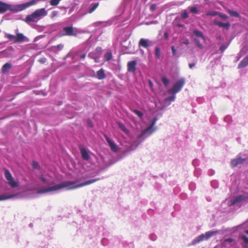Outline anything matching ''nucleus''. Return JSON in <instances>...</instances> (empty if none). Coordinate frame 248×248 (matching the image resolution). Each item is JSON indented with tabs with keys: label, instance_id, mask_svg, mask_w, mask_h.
<instances>
[{
	"label": "nucleus",
	"instance_id": "obj_1",
	"mask_svg": "<svg viewBox=\"0 0 248 248\" xmlns=\"http://www.w3.org/2000/svg\"><path fill=\"white\" fill-rule=\"evenodd\" d=\"M100 180V179L99 178H97L88 180L77 185H76V182L75 181H63L61 183L55 185L51 186L43 187L40 189H38L37 191V193L41 194L51 191L58 190L62 188H66V190H73L90 185Z\"/></svg>",
	"mask_w": 248,
	"mask_h": 248
},
{
	"label": "nucleus",
	"instance_id": "obj_2",
	"mask_svg": "<svg viewBox=\"0 0 248 248\" xmlns=\"http://www.w3.org/2000/svg\"><path fill=\"white\" fill-rule=\"evenodd\" d=\"M47 15V12L45 8L36 10L32 14L26 16L25 21L26 22H34L38 20L40 17Z\"/></svg>",
	"mask_w": 248,
	"mask_h": 248
},
{
	"label": "nucleus",
	"instance_id": "obj_3",
	"mask_svg": "<svg viewBox=\"0 0 248 248\" xmlns=\"http://www.w3.org/2000/svg\"><path fill=\"white\" fill-rule=\"evenodd\" d=\"M18 31V29L16 30V35L7 34L5 35V37L9 40L12 41L14 43H21L28 41V39L23 33H19Z\"/></svg>",
	"mask_w": 248,
	"mask_h": 248
},
{
	"label": "nucleus",
	"instance_id": "obj_4",
	"mask_svg": "<svg viewBox=\"0 0 248 248\" xmlns=\"http://www.w3.org/2000/svg\"><path fill=\"white\" fill-rule=\"evenodd\" d=\"M185 83L184 78L180 79L175 83L172 88L168 91V93L174 94L179 92L184 85Z\"/></svg>",
	"mask_w": 248,
	"mask_h": 248
},
{
	"label": "nucleus",
	"instance_id": "obj_5",
	"mask_svg": "<svg viewBox=\"0 0 248 248\" xmlns=\"http://www.w3.org/2000/svg\"><path fill=\"white\" fill-rule=\"evenodd\" d=\"M4 172L5 177L8 181L7 183L8 185H10L12 187H16L17 186V184L14 181V179L10 171L8 169L4 168Z\"/></svg>",
	"mask_w": 248,
	"mask_h": 248
},
{
	"label": "nucleus",
	"instance_id": "obj_6",
	"mask_svg": "<svg viewBox=\"0 0 248 248\" xmlns=\"http://www.w3.org/2000/svg\"><path fill=\"white\" fill-rule=\"evenodd\" d=\"M63 33L59 34V37L64 36H74L76 37L77 33L75 32L74 29L72 26L65 27L63 28Z\"/></svg>",
	"mask_w": 248,
	"mask_h": 248
},
{
	"label": "nucleus",
	"instance_id": "obj_7",
	"mask_svg": "<svg viewBox=\"0 0 248 248\" xmlns=\"http://www.w3.org/2000/svg\"><path fill=\"white\" fill-rule=\"evenodd\" d=\"M106 141L108 143L109 147H110L111 150L113 152H117V147L116 144L114 143V142L110 139L106 135H104Z\"/></svg>",
	"mask_w": 248,
	"mask_h": 248
},
{
	"label": "nucleus",
	"instance_id": "obj_8",
	"mask_svg": "<svg viewBox=\"0 0 248 248\" xmlns=\"http://www.w3.org/2000/svg\"><path fill=\"white\" fill-rule=\"evenodd\" d=\"M248 197L244 195H239L234 198L232 202V205H234L237 203L240 202L242 201H245L248 199Z\"/></svg>",
	"mask_w": 248,
	"mask_h": 248
},
{
	"label": "nucleus",
	"instance_id": "obj_9",
	"mask_svg": "<svg viewBox=\"0 0 248 248\" xmlns=\"http://www.w3.org/2000/svg\"><path fill=\"white\" fill-rule=\"evenodd\" d=\"M137 62L136 61H131L127 63V70L129 72H135Z\"/></svg>",
	"mask_w": 248,
	"mask_h": 248
},
{
	"label": "nucleus",
	"instance_id": "obj_10",
	"mask_svg": "<svg viewBox=\"0 0 248 248\" xmlns=\"http://www.w3.org/2000/svg\"><path fill=\"white\" fill-rule=\"evenodd\" d=\"M246 160V159H243L241 157L233 159L231 161V166L234 167L238 164H242Z\"/></svg>",
	"mask_w": 248,
	"mask_h": 248
},
{
	"label": "nucleus",
	"instance_id": "obj_11",
	"mask_svg": "<svg viewBox=\"0 0 248 248\" xmlns=\"http://www.w3.org/2000/svg\"><path fill=\"white\" fill-rule=\"evenodd\" d=\"M214 23L215 25H217L218 26H219L220 27H223V28H226L227 30H228L231 26V24L229 22L223 23V22H221L220 21H218L216 20H215L214 21Z\"/></svg>",
	"mask_w": 248,
	"mask_h": 248
},
{
	"label": "nucleus",
	"instance_id": "obj_12",
	"mask_svg": "<svg viewBox=\"0 0 248 248\" xmlns=\"http://www.w3.org/2000/svg\"><path fill=\"white\" fill-rule=\"evenodd\" d=\"M150 45L149 44V41L147 39L141 38L139 42V46H142L144 48H147Z\"/></svg>",
	"mask_w": 248,
	"mask_h": 248
},
{
	"label": "nucleus",
	"instance_id": "obj_13",
	"mask_svg": "<svg viewBox=\"0 0 248 248\" xmlns=\"http://www.w3.org/2000/svg\"><path fill=\"white\" fill-rule=\"evenodd\" d=\"M248 65V55L244 58L238 65V69H241L246 67Z\"/></svg>",
	"mask_w": 248,
	"mask_h": 248
},
{
	"label": "nucleus",
	"instance_id": "obj_14",
	"mask_svg": "<svg viewBox=\"0 0 248 248\" xmlns=\"http://www.w3.org/2000/svg\"><path fill=\"white\" fill-rule=\"evenodd\" d=\"M10 9V6L0 1V13H4Z\"/></svg>",
	"mask_w": 248,
	"mask_h": 248
},
{
	"label": "nucleus",
	"instance_id": "obj_15",
	"mask_svg": "<svg viewBox=\"0 0 248 248\" xmlns=\"http://www.w3.org/2000/svg\"><path fill=\"white\" fill-rule=\"evenodd\" d=\"M96 78L98 79H103L106 78V75L104 70L103 69H100L96 73Z\"/></svg>",
	"mask_w": 248,
	"mask_h": 248
},
{
	"label": "nucleus",
	"instance_id": "obj_16",
	"mask_svg": "<svg viewBox=\"0 0 248 248\" xmlns=\"http://www.w3.org/2000/svg\"><path fill=\"white\" fill-rule=\"evenodd\" d=\"M204 240H205V235L204 234H202L197 237L196 239L193 240L192 243L193 245H195Z\"/></svg>",
	"mask_w": 248,
	"mask_h": 248
},
{
	"label": "nucleus",
	"instance_id": "obj_17",
	"mask_svg": "<svg viewBox=\"0 0 248 248\" xmlns=\"http://www.w3.org/2000/svg\"><path fill=\"white\" fill-rule=\"evenodd\" d=\"M36 3V1L35 0H31L28 2L25 3L22 5V8H21V10L25 9L31 5L35 4Z\"/></svg>",
	"mask_w": 248,
	"mask_h": 248
},
{
	"label": "nucleus",
	"instance_id": "obj_18",
	"mask_svg": "<svg viewBox=\"0 0 248 248\" xmlns=\"http://www.w3.org/2000/svg\"><path fill=\"white\" fill-rule=\"evenodd\" d=\"M80 152L82 155V157L83 159L87 160L89 159L90 156L85 148H81L80 149Z\"/></svg>",
	"mask_w": 248,
	"mask_h": 248
},
{
	"label": "nucleus",
	"instance_id": "obj_19",
	"mask_svg": "<svg viewBox=\"0 0 248 248\" xmlns=\"http://www.w3.org/2000/svg\"><path fill=\"white\" fill-rule=\"evenodd\" d=\"M12 67V65L9 63H6L4 64L2 67L1 71L2 73H5L7 71L11 69Z\"/></svg>",
	"mask_w": 248,
	"mask_h": 248
},
{
	"label": "nucleus",
	"instance_id": "obj_20",
	"mask_svg": "<svg viewBox=\"0 0 248 248\" xmlns=\"http://www.w3.org/2000/svg\"><path fill=\"white\" fill-rule=\"evenodd\" d=\"M156 119L155 118L153 120V122H152V124H151V125L150 126H149L148 127L146 128V129H144L142 131L141 135H140V137H141V136H143L144 135H145V133L148 131H149L154 125V124H155V123L156 122Z\"/></svg>",
	"mask_w": 248,
	"mask_h": 248
},
{
	"label": "nucleus",
	"instance_id": "obj_21",
	"mask_svg": "<svg viewBox=\"0 0 248 248\" xmlns=\"http://www.w3.org/2000/svg\"><path fill=\"white\" fill-rule=\"evenodd\" d=\"M217 231H209L206 232L205 234H204L205 235V240L208 239L211 237L213 236L214 234L217 233Z\"/></svg>",
	"mask_w": 248,
	"mask_h": 248
},
{
	"label": "nucleus",
	"instance_id": "obj_22",
	"mask_svg": "<svg viewBox=\"0 0 248 248\" xmlns=\"http://www.w3.org/2000/svg\"><path fill=\"white\" fill-rule=\"evenodd\" d=\"M227 12L231 16L236 17H238L239 16V14L236 11H232L228 9L227 10Z\"/></svg>",
	"mask_w": 248,
	"mask_h": 248
},
{
	"label": "nucleus",
	"instance_id": "obj_23",
	"mask_svg": "<svg viewBox=\"0 0 248 248\" xmlns=\"http://www.w3.org/2000/svg\"><path fill=\"white\" fill-rule=\"evenodd\" d=\"M118 124L119 128L123 130L125 133H128L129 130L126 128L125 125L121 122H118Z\"/></svg>",
	"mask_w": 248,
	"mask_h": 248
},
{
	"label": "nucleus",
	"instance_id": "obj_24",
	"mask_svg": "<svg viewBox=\"0 0 248 248\" xmlns=\"http://www.w3.org/2000/svg\"><path fill=\"white\" fill-rule=\"evenodd\" d=\"M193 34L196 35L197 37H201L202 39H204L203 34L202 32L199 30H194L193 31Z\"/></svg>",
	"mask_w": 248,
	"mask_h": 248
},
{
	"label": "nucleus",
	"instance_id": "obj_25",
	"mask_svg": "<svg viewBox=\"0 0 248 248\" xmlns=\"http://www.w3.org/2000/svg\"><path fill=\"white\" fill-rule=\"evenodd\" d=\"M155 56L156 58L159 59L161 56L160 49L158 47L155 48Z\"/></svg>",
	"mask_w": 248,
	"mask_h": 248
},
{
	"label": "nucleus",
	"instance_id": "obj_26",
	"mask_svg": "<svg viewBox=\"0 0 248 248\" xmlns=\"http://www.w3.org/2000/svg\"><path fill=\"white\" fill-rule=\"evenodd\" d=\"M32 167L33 169L40 170V168L39 163L36 161H32Z\"/></svg>",
	"mask_w": 248,
	"mask_h": 248
},
{
	"label": "nucleus",
	"instance_id": "obj_27",
	"mask_svg": "<svg viewBox=\"0 0 248 248\" xmlns=\"http://www.w3.org/2000/svg\"><path fill=\"white\" fill-rule=\"evenodd\" d=\"M99 3H96L93 4L92 7L90 8V9L89 11V13H93L98 6Z\"/></svg>",
	"mask_w": 248,
	"mask_h": 248
},
{
	"label": "nucleus",
	"instance_id": "obj_28",
	"mask_svg": "<svg viewBox=\"0 0 248 248\" xmlns=\"http://www.w3.org/2000/svg\"><path fill=\"white\" fill-rule=\"evenodd\" d=\"M15 196L14 195H10L9 196L0 195V201L5 200L13 198Z\"/></svg>",
	"mask_w": 248,
	"mask_h": 248
},
{
	"label": "nucleus",
	"instance_id": "obj_29",
	"mask_svg": "<svg viewBox=\"0 0 248 248\" xmlns=\"http://www.w3.org/2000/svg\"><path fill=\"white\" fill-rule=\"evenodd\" d=\"M105 59L106 61H109L112 58V54L111 52H108L105 54Z\"/></svg>",
	"mask_w": 248,
	"mask_h": 248
},
{
	"label": "nucleus",
	"instance_id": "obj_30",
	"mask_svg": "<svg viewBox=\"0 0 248 248\" xmlns=\"http://www.w3.org/2000/svg\"><path fill=\"white\" fill-rule=\"evenodd\" d=\"M189 9L191 13L194 14H198L199 13V10L196 7H189Z\"/></svg>",
	"mask_w": 248,
	"mask_h": 248
},
{
	"label": "nucleus",
	"instance_id": "obj_31",
	"mask_svg": "<svg viewBox=\"0 0 248 248\" xmlns=\"http://www.w3.org/2000/svg\"><path fill=\"white\" fill-rule=\"evenodd\" d=\"M162 82L165 86H168L169 83V80L166 77H163L162 78Z\"/></svg>",
	"mask_w": 248,
	"mask_h": 248
},
{
	"label": "nucleus",
	"instance_id": "obj_32",
	"mask_svg": "<svg viewBox=\"0 0 248 248\" xmlns=\"http://www.w3.org/2000/svg\"><path fill=\"white\" fill-rule=\"evenodd\" d=\"M132 111L137 115L140 118H142L143 116V113L140 110L137 109L132 110Z\"/></svg>",
	"mask_w": 248,
	"mask_h": 248
},
{
	"label": "nucleus",
	"instance_id": "obj_33",
	"mask_svg": "<svg viewBox=\"0 0 248 248\" xmlns=\"http://www.w3.org/2000/svg\"><path fill=\"white\" fill-rule=\"evenodd\" d=\"M218 12H217V11H210V12H207L206 14V16H215L216 15H218Z\"/></svg>",
	"mask_w": 248,
	"mask_h": 248
},
{
	"label": "nucleus",
	"instance_id": "obj_34",
	"mask_svg": "<svg viewBox=\"0 0 248 248\" xmlns=\"http://www.w3.org/2000/svg\"><path fill=\"white\" fill-rule=\"evenodd\" d=\"M59 0H51L50 1V4L52 6H56L59 3Z\"/></svg>",
	"mask_w": 248,
	"mask_h": 248
},
{
	"label": "nucleus",
	"instance_id": "obj_35",
	"mask_svg": "<svg viewBox=\"0 0 248 248\" xmlns=\"http://www.w3.org/2000/svg\"><path fill=\"white\" fill-rule=\"evenodd\" d=\"M188 17V14L186 10H184L181 15V17L183 19H186Z\"/></svg>",
	"mask_w": 248,
	"mask_h": 248
},
{
	"label": "nucleus",
	"instance_id": "obj_36",
	"mask_svg": "<svg viewBox=\"0 0 248 248\" xmlns=\"http://www.w3.org/2000/svg\"><path fill=\"white\" fill-rule=\"evenodd\" d=\"M194 41H195V42L196 43L197 46H198V47H199L200 48H202V45L200 43L199 40L198 39L195 38L194 39Z\"/></svg>",
	"mask_w": 248,
	"mask_h": 248
},
{
	"label": "nucleus",
	"instance_id": "obj_37",
	"mask_svg": "<svg viewBox=\"0 0 248 248\" xmlns=\"http://www.w3.org/2000/svg\"><path fill=\"white\" fill-rule=\"evenodd\" d=\"M218 16L223 19H226L228 18V16L227 15H226L225 14H223L219 12H218Z\"/></svg>",
	"mask_w": 248,
	"mask_h": 248
},
{
	"label": "nucleus",
	"instance_id": "obj_38",
	"mask_svg": "<svg viewBox=\"0 0 248 248\" xmlns=\"http://www.w3.org/2000/svg\"><path fill=\"white\" fill-rule=\"evenodd\" d=\"M241 238L243 240L244 242L248 245V238L245 235H242Z\"/></svg>",
	"mask_w": 248,
	"mask_h": 248
},
{
	"label": "nucleus",
	"instance_id": "obj_39",
	"mask_svg": "<svg viewBox=\"0 0 248 248\" xmlns=\"http://www.w3.org/2000/svg\"><path fill=\"white\" fill-rule=\"evenodd\" d=\"M63 47H64L63 45H62V44H59V45H57L56 46H54L55 48H57V49L59 50L62 49Z\"/></svg>",
	"mask_w": 248,
	"mask_h": 248
},
{
	"label": "nucleus",
	"instance_id": "obj_40",
	"mask_svg": "<svg viewBox=\"0 0 248 248\" xmlns=\"http://www.w3.org/2000/svg\"><path fill=\"white\" fill-rule=\"evenodd\" d=\"M40 179L41 180V181L44 183H47V180L43 176V175H41L40 177Z\"/></svg>",
	"mask_w": 248,
	"mask_h": 248
},
{
	"label": "nucleus",
	"instance_id": "obj_41",
	"mask_svg": "<svg viewBox=\"0 0 248 248\" xmlns=\"http://www.w3.org/2000/svg\"><path fill=\"white\" fill-rule=\"evenodd\" d=\"M156 5L155 4H153L151 5L150 9V10L153 11L156 9Z\"/></svg>",
	"mask_w": 248,
	"mask_h": 248
},
{
	"label": "nucleus",
	"instance_id": "obj_42",
	"mask_svg": "<svg viewBox=\"0 0 248 248\" xmlns=\"http://www.w3.org/2000/svg\"><path fill=\"white\" fill-rule=\"evenodd\" d=\"M58 14V12L57 11H53L51 13L52 17L57 16Z\"/></svg>",
	"mask_w": 248,
	"mask_h": 248
},
{
	"label": "nucleus",
	"instance_id": "obj_43",
	"mask_svg": "<svg viewBox=\"0 0 248 248\" xmlns=\"http://www.w3.org/2000/svg\"><path fill=\"white\" fill-rule=\"evenodd\" d=\"M171 50L173 55L176 54V50L174 46H171Z\"/></svg>",
	"mask_w": 248,
	"mask_h": 248
},
{
	"label": "nucleus",
	"instance_id": "obj_44",
	"mask_svg": "<svg viewBox=\"0 0 248 248\" xmlns=\"http://www.w3.org/2000/svg\"><path fill=\"white\" fill-rule=\"evenodd\" d=\"M183 44H185V45H188L189 44V40L188 39H186L183 42Z\"/></svg>",
	"mask_w": 248,
	"mask_h": 248
},
{
	"label": "nucleus",
	"instance_id": "obj_45",
	"mask_svg": "<svg viewBox=\"0 0 248 248\" xmlns=\"http://www.w3.org/2000/svg\"><path fill=\"white\" fill-rule=\"evenodd\" d=\"M174 99H175V96L173 95V96H170V97H168L167 98V100L172 101H173L174 100Z\"/></svg>",
	"mask_w": 248,
	"mask_h": 248
},
{
	"label": "nucleus",
	"instance_id": "obj_46",
	"mask_svg": "<svg viewBox=\"0 0 248 248\" xmlns=\"http://www.w3.org/2000/svg\"><path fill=\"white\" fill-rule=\"evenodd\" d=\"M226 48V46L224 45H222L220 47V50L221 51H223L225 50V49Z\"/></svg>",
	"mask_w": 248,
	"mask_h": 248
},
{
	"label": "nucleus",
	"instance_id": "obj_47",
	"mask_svg": "<svg viewBox=\"0 0 248 248\" xmlns=\"http://www.w3.org/2000/svg\"><path fill=\"white\" fill-rule=\"evenodd\" d=\"M225 241L226 242H232L233 241V239L231 238H229L226 239L225 240Z\"/></svg>",
	"mask_w": 248,
	"mask_h": 248
},
{
	"label": "nucleus",
	"instance_id": "obj_48",
	"mask_svg": "<svg viewBox=\"0 0 248 248\" xmlns=\"http://www.w3.org/2000/svg\"><path fill=\"white\" fill-rule=\"evenodd\" d=\"M188 65L189 68L191 69L195 65V64L194 63H189Z\"/></svg>",
	"mask_w": 248,
	"mask_h": 248
},
{
	"label": "nucleus",
	"instance_id": "obj_49",
	"mask_svg": "<svg viewBox=\"0 0 248 248\" xmlns=\"http://www.w3.org/2000/svg\"><path fill=\"white\" fill-rule=\"evenodd\" d=\"M88 124L89 125H90L91 127L93 126V124H92V122L91 121V120L88 121Z\"/></svg>",
	"mask_w": 248,
	"mask_h": 248
},
{
	"label": "nucleus",
	"instance_id": "obj_50",
	"mask_svg": "<svg viewBox=\"0 0 248 248\" xmlns=\"http://www.w3.org/2000/svg\"><path fill=\"white\" fill-rule=\"evenodd\" d=\"M85 57H86L85 54H83L80 56V57L81 59H84L85 58Z\"/></svg>",
	"mask_w": 248,
	"mask_h": 248
},
{
	"label": "nucleus",
	"instance_id": "obj_51",
	"mask_svg": "<svg viewBox=\"0 0 248 248\" xmlns=\"http://www.w3.org/2000/svg\"><path fill=\"white\" fill-rule=\"evenodd\" d=\"M165 36L166 38H167L168 37V34H167V33H166L165 34Z\"/></svg>",
	"mask_w": 248,
	"mask_h": 248
},
{
	"label": "nucleus",
	"instance_id": "obj_52",
	"mask_svg": "<svg viewBox=\"0 0 248 248\" xmlns=\"http://www.w3.org/2000/svg\"><path fill=\"white\" fill-rule=\"evenodd\" d=\"M245 233L248 234V230L245 231Z\"/></svg>",
	"mask_w": 248,
	"mask_h": 248
},
{
	"label": "nucleus",
	"instance_id": "obj_53",
	"mask_svg": "<svg viewBox=\"0 0 248 248\" xmlns=\"http://www.w3.org/2000/svg\"><path fill=\"white\" fill-rule=\"evenodd\" d=\"M149 84H150V85H152V82L150 81H149Z\"/></svg>",
	"mask_w": 248,
	"mask_h": 248
},
{
	"label": "nucleus",
	"instance_id": "obj_54",
	"mask_svg": "<svg viewBox=\"0 0 248 248\" xmlns=\"http://www.w3.org/2000/svg\"><path fill=\"white\" fill-rule=\"evenodd\" d=\"M41 62H45V61H43V60H42V61H40Z\"/></svg>",
	"mask_w": 248,
	"mask_h": 248
},
{
	"label": "nucleus",
	"instance_id": "obj_55",
	"mask_svg": "<svg viewBox=\"0 0 248 248\" xmlns=\"http://www.w3.org/2000/svg\"><path fill=\"white\" fill-rule=\"evenodd\" d=\"M59 0L60 1L61 0Z\"/></svg>",
	"mask_w": 248,
	"mask_h": 248
}]
</instances>
